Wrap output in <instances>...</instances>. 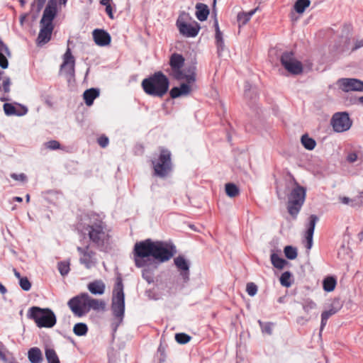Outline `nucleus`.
<instances>
[{
	"label": "nucleus",
	"mask_w": 363,
	"mask_h": 363,
	"mask_svg": "<svg viewBox=\"0 0 363 363\" xmlns=\"http://www.w3.org/2000/svg\"><path fill=\"white\" fill-rule=\"evenodd\" d=\"M99 96V91L96 89L91 88L86 90L83 94V99L86 106H90L93 104L94 101Z\"/></svg>",
	"instance_id": "nucleus-24"
},
{
	"label": "nucleus",
	"mask_w": 363,
	"mask_h": 363,
	"mask_svg": "<svg viewBox=\"0 0 363 363\" xmlns=\"http://www.w3.org/2000/svg\"><path fill=\"white\" fill-rule=\"evenodd\" d=\"M153 244L154 241L150 239H146L135 244L133 255L137 267H144L150 263V257H153Z\"/></svg>",
	"instance_id": "nucleus-5"
},
{
	"label": "nucleus",
	"mask_w": 363,
	"mask_h": 363,
	"mask_svg": "<svg viewBox=\"0 0 363 363\" xmlns=\"http://www.w3.org/2000/svg\"><path fill=\"white\" fill-rule=\"evenodd\" d=\"M28 357L31 363H40L43 360L42 352L38 347H33L28 350Z\"/></svg>",
	"instance_id": "nucleus-26"
},
{
	"label": "nucleus",
	"mask_w": 363,
	"mask_h": 363,
	"mask_svg": "<svg viewBox=\"0 0 363 363\" xmlns=\"http://www.w3.org/2000/svg\"><path fill=\"white\" fill-rule=\"evenodd\" d=\"M106 12L108 14V16L110 17V18H113V9L111 6L107 5V7H106Z\"/></svg>",
	"instance_id": "nucleus-55"
},
{
	"label": "nucleus",
	"mask_w": 363,
	"mask_h": 363,
	"mask_svg": "<svg viewBox=\"0 0 363 363\" xmlns=\"http://www.w3.org/2000/svg\"><path fill=\"white\" fill-rule=\"evenodd\" d=\"M87 287L91 294L101 295L105 291L106 286L101 280H96L90 282Z\"/></svg>",
	"instance_id": "nucleus-23"
},
{
	"label": "nucleus",
	"mask_w": 363,
	"mask_h": 363,
	"mask_svg": "<svg viewBox=\"0 0 363 363\" xmlns=\"http://www.w3.org/2000/svg\"><path fill=\"white\" fill-rule=\"evenodd\" d=\"M185 59L178 53H173L169 57V66L171 67L170 75L175 79L180 81L187 69H182Z\"/></svg>",
	"instance_id": "nucleus-12"
},
{
	"label": "nucleus",
	"mask_w": 363,
	"mask_h": 363,
	"mask_svg": "<svg viewBox=\"0 0 363 363\" xmlns=\"http://www.w3.org/2000/svg\"><path fill=\"white\" fill-rule=\"evenodd\" d=\"M225 192L226 194L230 197H235L239 194L238 187L232 183H228L225 184Z\"/></svg>",
	"instance_id": "nucleus-39"
},
{
	"label": "nucleus",
	"mask_w": 363,
	"mask_h": 363,
	"mask_svg": "<svg viewBox=\"0 0 363 363\" xmlns=\"http://www.w3.org/2000/svg\"><path fill=\"white\" fill-rule=\"evenodd\" d=\"M196 79L195 68L188 69L182 79L185 81V83L181 84L179 87H173L169 91L170 96L176 99L181 96L189 95L192 91V85L195 83Z\"/></svg>",
	"instance_id": "nucleus-9"
},
{
	"label": "nucleus",
	"mask_w": 363,
	"mask_h": 363,
	"mask_svg": "<svg viewBox=\"0 0 363 363\" xmlns=\"http://www.w3.org/2000/svg\"><path fill=\"white\" fill-rule=\"evenodd\" d=\"M111 0H101L100 1L101 4L105 6L106 7H107V5L111 6Z\"/></svg>",
	"instance_id": "nucleus-60"
},
{
	"label": "nucleus",
	"mask_w": 363,
	"mask_h": 363,
	"mask_svg": "<svg viewBox=\"0 0 363 363\" xmlns=\"http://www.w3.org/2000/svg\"><path fill=\"white\" fill-rule=\"evenodd\" d=\"M28 318L33 320L38 328H52L57 323L54 312L48 308L33 306L28 309Z\"/></svg>",
	"instance_id": "nucleus-3"
},
{
	"label": "nucleus",
	"mask_w": 363,
	"mask_h": 363,
	"mask_svg": "<svg viewBox=\"0 0 363 363\" xmlns=\"http://www.w3.org/2000/svg\"><path fill=\"white\" fill-rule=\"evenodd\" d=\"M11 177L16 181H21V182H26L27 179V177L25 174L21 173V174H16L13 173L11 174Z\"/></svg>",
	"instance_id": "nucleus-51"
},
{
	"label": "nucleus",
	"mask_w": 363,
	"mask_h": 363,
	"mask_svg": "<svg viewBox=\"0 0 363 363\" xmlns=\"http://www.w3.org/2000/svg\"><path fill=\"white\" fill-rule=\"evenodd\" d=\"M4 110L7 115H12L16 113L15 107L10 104H5L4 105Z\"/></svg>",
	"instance_id": "nucleus-50"
},
{
	"label": "nucleus",
	"mask_w": 363,
	"mask_h": 363,
	"mask_svg": "<svg viewBox=\"0 0 363 363\" xmlns=\"http://www.w3.org/2000/svg\"><path fill=\"white\" fill-rule=\"evenodd\" d=\"M191 337L186 333H181L175 335V340L179 344H186L191 340Z\"/></svg>",
	"instance_id": "nucleus-42"
},
{
	"label": "nucleus",
	"mask_w": 363,
	"mask_h": 363,
	"mask_svg": "<svg viewBox=\"0 0 363 363\" xmlns=\"http://www.w3.org/2000/svg\"><path fill=\"white\" fill-rule=\"evenodd\" d=\"M280 283L285 287H289L291 285V274L289 272H285L281 274Z\"/></svg>",
	"instance_id": "nucleus-40"
},
{
	"label": "nucleus",
	"mask_w": 363,
	"mask_h": 363,
	"mask_svg": "<svg viewBox=\"0 0 363 363\" xmlns=\"http://www.w3.org/2000/svg\"><path fill=\"white\" fill-rule=\"evenodd\" d=\"M12 357H13L12 353H11L5 345L0 342V360L4 362H9Z\"/></svg>",
	"instance_id": "nucleus-35"
},
{
	"label": "nucleus",
	"mask_w": 363,
	"mask_h": 363,
	"mask_svg": "<svg viewBox=\"0 0 363 363\" xmlns=\"http://www.w3.org/2000/svg\"><path fill=\"white\" fill-rule=\"evenodd\" d=\"M57 10L45 7L43 14V17L40 20V23L52 24V21L57 14Z\"/></svg>",
	"instance_id": "nucleus-28"
},
{
	"label": "nucleus",
	"mask_w": 363,
	"mask_h": 363,
	"mask_svg": "<svg viewBox=\"0 0 363 363\" xmlns=\"http://www.w3.org/2000/svg\"><path fill=\"white\" fill-rule=\"evenodd\" d=\"M362 47H363V39L356 41L353 50H357Z\"/></svg>",
	"instance_id": "nucleus-57"
},
{
	"label": "nucleus",
	"mask_w": 363,
	"mask_h": 363,
	"mask_svg": "<svg viewBox=\"0 0 363 363\" xmlns=\"http://www.w3.org/2000/svg\"><path fill=\"white\" fill-rule=\"evenodd\" d=\"M331 125L335 132L342 133L350 128L352 121L347 113H336L331 119Z\"/></svg>",
	"instance_id": "nucleus-14"
},
{
	"label": "nucleus",
	"mask_w": 363,
	"mask_h": 363,
	"mask_svg": "<svg viewBox=\"0 0 363 363\" xmlns=\"http://www.w3.org/2000/svg\"><path fill=\"white\" fill-rule=\"evenodd\" d=\"M262 330L264 332L268 333V334H272V323H266L263 328H262Z\"/></svg>",
	"instance_id": "nucleus-54"
},
{
	"label": "nucleus",
	"mask_w": 363,
	"mask_h": 363,
	"mask_svg": "<svg viewBox=\"0 0 363 363\" xmlns=\"http://www.w3.org/2000/svg\"><path fill=\"white\" fill-rule=\"evenodd\" d=\"M318 218L315 215H311L309 217V223L306 232V240L307 242L306 248L310 250L313 244V235L315 227V224Z\"/></svg>",
	"instance_id": "nucleus-22"
},
{
	"label": "nucleus",
	"mask_w": 363,
	"mask_h": 363,
	"mask_svg": "<svg viewBox=\"0 0 363 363\" xmlns=\"http://www.w3.org/2000/svg\"><path fill=\"white\" fill-rule=\"evenodd\" d=\"M281 63L291 74L297 75L303 72L302 63L294 57L293 52H284L281 57Z\"/></svg>",
	"instance_id": "nucleus-13"
},
{
	"label": "nucleus",
	"mask_w": 363,
	"mask_h": 363,
	"mask_svg": "<svg viewBox=\"0 0 363 363\" xmlns=\"http://www.w3.org/2000/svg\"><path fill=\"white\" fill-rule=\"evenodd\" d=\"M341 308L342 304L339 299H334L332 301L330 306V308L323 311L321 314L320 331H322L326 325L328 318L337 313L341 309Z\"/></svg>",
	"instance_id": "nucleus-18"
},
{
	"label": "nucleus",
	"mask_w": 363,
	"mask_h": 363,
	"mask_svg": "<svg viewBox=\"0 0 363 363\" xmlns=\"http://www.w3.org/2000/svg\"><path fill=\"white\" fill-rule=\"evenodd\" d=\"M59 0H48V3L46 6L48 9L57 10V3Z\"/></svg>",
	"instance_id": "nucleus-52"
},
{
	"label": "nucleus",
	"mask_w": 363,
	"mask_h": 363,
	"mask_svg": "<svg viewBox=\"0 0 363 363\" xmlns=\"http://www.w3.org/2000/svg\"><path fill=\"white\" fill-rule=\"evenodd\" d=\"M13 273L16 277L18 278L19 280L21 279V278H22L21 274L16 269H13Z\"/></svg>",
	"instance_id": "nucleus-61"
},
{
	"label": "nucleus",
	"mask_w": 363,
	"mask_h": 363,
	"mask_svg": "<svg viewBox=\"0 0 363 363\" xmlns=\"http://www.w3.org/2000/svg\"><path fill=\"white\" fill-rule=\"evenodd\" d=\"M293 181L294 188L291 190L288 196L287 210L289 213L294 218H296L297 215L304 203L306 189L301 186L294 178H293Z\"/></svg>",
	"instance_id": "nucleus-4"
},
{
	"label": "nucleus",
	"mask_w": 363,
	"mask_h": 363,
	"mask_svg": "<svg viewBox=\"0 0 363 363\" xmlns=\"http://www.w3.org/2000/svg\"><path fill=\"white\" fill-rule=\"evenodd\" d=\"M357 160V155L356 153H351L347 157V160L350 162H354Z\"/></svg>",
	"instance_id": "nucleus-56"
},
{
	"label": "nucleus",
	"mask_w": 363,
	"mask_h": 363,
	"mask_svg": "<svg viewBox=\"0 0 363 363\" xmlns=\"http://www.w3.org/2000/svg\"><path fill=\"white\" fill-rule=\"evenodd\" d=\"M147 272V270H144L143 272V277L144 279H145L149 283L152 281V278L149 277L148 275H146V273Z\"/></svg>",
	"instance_id": "nucleus-59"
},
{
	"label": "nucleus",
	"mask_w": 363,
	"mask_h": 363,
	"mask_svg": "<svg viewBox=\"0 0 363 363\" xmlns=\"http://www.w3.org/2000/svg\"><path fill=\"white\" fill-rule=\"evenodd\" d=\"M141 86L147 94L162 97L168 91L169 80L163 72L158 71L144 79Z\"/></svg>",
	"instance_id": "nucleus-2"
},
{
	"label": "nucleus",
	"mask_w": 363,
	"mask_h": 363,
	"mask_svg": "<svg viewBox=\"0 0 363 363\" xmlns=\"http://www.w3.org/2000/svg\"><path fill=\"white\" fill-rule=\"evenodd\" d=\"M301 141L303 146L308 150H313L316 145L315 140L310 138L307 134H305L301 137Z\"/></svg>",
	"instance_id": "nucleus-33"
},
{
	"label": "nucleus",
	"mask_w": 363,
	"mask_h": 363,
	"mask_svg": "<svg viewBox=\"0 0 363 363\" xmlns=\"http://www.w3.org/2000/svg\"><path fill=\"white\" fill-rule=\"evenodd\" d=\"M285 256L289 259H294L297 257V250L295 247L288 245L284 250Z\"/></svg>",
	"instance_id": "nucleus-41"
},
{
	"label": "nucleus",
	"mask_w": 363,
	"mask_h": 363,
	"mask_svg": "<svg viewBox=\"0 0 363 363\" xmlns=\"http://www.w3.org/2000/svg\"><path fill=\"white\" fill-rule=\"evenodd\" d=\"M106 302L104 300L93 298L90 296L89 311L92 309L96 311H103L106 308Z\"/></svg>",
	"instance_id": "nucleus-30"
},
{
	"label": "nucleus",
	"mask_w": 363,
	"mask_h": 363,
	"mask_svg": "<svg viewBox=\"0 0 363 363\" xmlns=\"http://www.w3.org/2000/svg\"><path fill=\"white\" fill-rule=\"evenodd\" d=\"M256 9L252 10L249 12H241L238 14V21L239 26H244L248 23L252 16L255 14Z\"/></svg>",
	"instance_id": "nucleus-31"
},
{
	"label": "nucleus",
	"mask_w": 363,
	"mask_h": 363,
	"mask_svg": "<svg viewBox=\"0 0 363 363\" xmlns=\"http://www.w3.org/2000/svg\"><path fill=\"white\" fill-rule=\"evenodd\" d=\"M271 261L273 266L277 269H281L284 267L286 262L285 259L279 257L277 254L272 253L271 255Z\"/></svg>",
	"instance_id": "nucleus-36"
},
{
	"label": "nucleus",
	"mask_w": 363,
	"mask_h": 363,
	"mask_svg": "<svg viewBox=\"0 0 363 363\" xmlns=\"http://www.w3.org/2000/svg\"><path fill=\"white\" fill-rule=\"evenodd\" d=\"M27 17V14H24V15H22L21 17H20V23L21 25H23V21H25L26 18Z\"/></svg>",
	"instance_id": "nucleus-62"
},
{
	"label": "nucleus",
	"mask_w": 363,
	"mask_h": 363,
	"mask_svg": "<svg viewBox=\"0 0 363 363\" xmlns=\"http://www.w3.org/2000/svg\"><path fill=\"white\" fill-rule=\"evenodd\" d=\"M14 200H15V201H18V202H21L23 199H22V198H21V197L16 196V197L14 198Z\"/></svg>",
	"instance_id": "nucleus-64"
},
{
	"label": "nucleus",
	"mask_w": 363,
	"mask_h": 363,
	"mask_svg": "<svg viewBox=\"0 0 363 363\" xmlns=\"http://www.w3.org/2000/svg\"><path fill=\"white\" fill-rule=\"evenodd\" d=\"M19 284L21 288L24 291H29L31 288V283L27 277L21 278Z\"/></svg>",
	"instance_id": "nucleus-45"
},
{
	"label": "nucleus",
	"mask_w": 363,
	"mask_h": 363,
	"mask_svg": "<svg viewBox=\"0 0 363 363\" xmlns=\"http://www.w3.org/2000/svg\"><path fill=\"white\" fill-rule=\"evenodd\" d=\"M316 308V303L312 300H306L303 304V308L305 312L309 313Z\"/></svg>",
	"instance_id": "nucleus-44"
},
{
	"label": "nucleus",
	"mask_w": 363,
	"mask_h": 363,
	"mask_svg": "<svg viewBox=\"0 0 363 363\" xmlns=\"http://www.w3.org/2000/svg\"><path fill=\"white\" fill-rule=\"evenodd\" d=\"M340 200L344 204H348L350 201V199L346 196L340 197Z\"/></svg>",
	"instance_id": "nucleus-58"
},
{
	"label": "nucleus",
	"mask_w": 363,
	"mask_h": 363,
	"mask_svg": "<svg viewBox=\"0 0 363 363\" xmlns=\"http://www.w3.org/2000/svg\"><path fill=\"white\" fill-rule=\"evenodd\" d=\"M77 250L81 255L79 262L84 265L86 269H91L95 266L96 264V253L93 250H89V245L85 247H77Z\"/></svg>",
	"instance_id": "nucleus-16"
},
{
	"label": "nucleus",
	"mask_w": 363,
	"mask_h": 363,
	"mask_svg": "<svg viewBox=\"0 0 363 363\" xmlns=\"http://www.w3.org/2000/svg\"><path fill=\"white\" fill-rule=\"evenodd\" d=\"M53 28L52 24L40 23V30L37 38L38 45H42L50 41Z\"/></svg>",
	"instance_id": "nucleus-19"
},
{
	"label": "nucleus",
	"mask_w": 363,
	"mask_h": 363,
	"mask_svg": "<svg viewBox=\"0 0 363 363\" xmlns=\"http://www.w3.org/2000/svg\"><path fill=\"white\" fill-rule=\"evenodd\" d=\"M339 88L345 92L363 91V82L353 78H342L337 81Z\"/></svg>",
	"instance_id": "nucleus-15"
},
{
	"label": "nucleus",
	"mask_w": 363,
	"mask_h": 363,
	"mask_svg": "<svg viewBox=\"0 0 363 363\" xmlns=\"http://www.w3.org/2000/svg\"><path fill=\"white\" fill-rule=\"evenodd\" d=\"M310 4V0H297L294 4V9L297 13H302Z\"/></svg>",
	"instance_id": "nucleus-37"
},
{
	"label": "nucleus",
	"mask_w": 363,
	"mask_h": 363,
	"mask_svg": "<svg viewBox=\"0 0 363 363\" xmlns=\"http://www.w3.org/2000/svg\"><path fill=\"white\" fill-rule=\"evenodd\" d=\"M196 16L200 21H206L209 14L208 7L203 4L199 3L196 5Z\"/></svg>",
	"instance_id": "nucleus-25"
},
{
	"label": "nucleus",
	"mask_w": 363,
	"mask_h": 363,
	"mask_svg": "<svg viewBox=\"0 0 363 363\" xmlns=\"http://www.w3.org/2000/svg\"><path fill=\"white\" fill-rule=\"evenodd\" d=\"M79 231L87 235L94 246L100 250L108 244L111 237L106 223L95 214L90 216L87 222L79 225Z\"/></svg>",
	"instance_id": "nucleus-1"
},
{
	"label": "nucleus",
	"mask_w": 363,
	"mask_h": 363,
	"mask_svg": "<svg viewBox=\"0 0 363 363\" xmlns=\"http://www.w3.org/2000/svg\"><path fill=\"white\" fill-rule=\"evenodd\" d=\"M10 79L9 78H6L4 80L3 82V89H4V91L6 93L9 92L10 91Z\"/></svg>",
	"instance_id": "nucleus-53"
},
{
	"label": "nucleus",
	"mask_w": 363,
	"mask_h": 363,
	"mask_svg": "<svg viewBox=\"0 0 363 363\" xmlns=\"http://www.w3.org/2000/svg\"><path fill=\"white\" fill-rule=\"evenodd\" d=\"M97 142L101 147H106L108 145L109 140L108 137L102 135L98 138Z\"/></svg>",
	"instance_id": "nucleus-49"
},
{
	"label": "nucleus",
	"mask_w": 363,
	"mask_h": 363,
	"mask_svg": "<svg viewBox=\"0 0 363 363\" xmlns=\"http://www.w3.org/2000/svg\"><path fill=\"white\" fill-rule=\"evenodd\" d=\"M214 27H215V30H216V36H215L216 43L218 50V51L223 50V47H224V40L223 38V33L220 30L218 22L217 20H216L214 22Z\"/></svg>",
	"instance_id": "nucleus-29"
},
{
	"label": "nucleus",
	"mask_w": 363,
	"mask_h": 363,
	"mask_svg": "<svg viewBox=\"0 0 363 363\" xmlns=\"http://www.w3.org/2000/svg\"><path fill=\"white\" fill-rule=\"evenodd\" d=\"M179 33L186 38H195L199 33L201 26L196 21H192L189 13L182 12L176 22Z\"/></svg>",
	"instance_id": "nucleus-6"
},
{
	"label": "nucleus",
	"mask_w": 363,
	"mask_h": 363,
	"mask_svg": "<svg viewBox=\"0 0 363 363\" xmlns=\"http://www.w3.org/2000/svg\"><path fill=\"white\" fill-rule=\"evenodd\" d=\"M111 309L113 315L121 322L125 312V295L121 278L117 279L113 291Z\"/></svg>",
	"instance_id": "nucleus-8"
},
{
	"label": "nucleus",
	"mask_w": 363,
	"mask_h": 363,
	"mask_svg": "<svg viewBox=\"0 0 363 363\" xmlns=\"http://www.w3.org/2000/svg\"><path fill=\"white\" fill-rule=\"evenodd\" d=\"M176 253L175 247L162 241H154L153 258L160 262L169 261Z\"/></svg>",
	"instance_id": "nucleus-11"
},
{
	"label": "nucleus",
	"mask_w": 363,
	"mask_h": 363,
	"mask_svg": "<svg viewBox=\"0 0 363 363\" xmlns=\"http://www.w3.org/2000/svg\"><path fill=\"white\" fill-rule=\"evenodd\" d=\"M9 363H18L14 357H12L11 361Z\"/></svg>",
	"instance_id": "nucleus-63"
},
{
	"label": "nucleus",
	"mask_w": 363,
	"mask_h": 363,
	"mask_svg": "<svg viewBox=\"0 0 363 363\" xmlns=\"http://www.w3.org/2000/svg\"><path fill=\"white\" fill-rule=\"evenodd\" d=\"M95 43L99 46H106L111 43V38L109 33L102 29H95L93 33Z\"/></svg>",
	"instance_id": "nucleus-20"
},
{
	"label": "nucleus",
	"mask_w": 363,
	"mask_h": 363,
	"mask_svg": "<svg viewBox=\"0 0 363 363\" xmlns=\"http://www.w3.org/2000/svg\"><path fill=\"white\" fill-rule=\"evenodd\" d=\"M73 332L77 336L85 335L88 332L87 325L83 323H77L73 328Z\"/></svg>",
	"instance_id": "nucleus-38"
},
{
	"label": "nucleus",
	"mask_w": 363,
	"mask_h": 363,
	"mask_svg": "<svg viewBox=\"0 0 363 363\" xmlns=\"http://www.w3.org/2000/svg\"><path fill=\"white\" fill-rule=\"evenodd\" d=\"M45 354L48 363H60L59 357L54 349L46 348Z\"/></svg>",
	"instance_id": "nucleus-34"
},
{
	"label": "nucleus",
	"mask_w": 363,
	"mask_h": 363,
	"mask_svg": "<svg viewBox=\"0 0 363 363\" xmlns=\"http://www.w3.org/2000/svg\"><path fill=\"white\" fill-rule=\"evenodd\" d=\"M74 66L75 60L69 48H67L65 53L63 55V62L60 66V70L66 75L73 77L74 76Z\"/></svg>",
	"instance_id": "nucleus-17"
},
{
	"label": "nucleus",
	"mask_w": 363,
	"mask_h": 363,
	"mask_svg": "<svg viewBox=\"0 0 363 363\" xmlns=\"http://www.w3.org/2000/svg\"><path fill=\"white\" fill-rule=\"evenodd\" d=\"M246 291L250 296H253L257 294V286L252 282L248 283L246 286Z\"/></svg>",
	"instance_id": "nucleus-46"
},
{
	"label": "nucleus",
	"mask_w": 363,
	"mask_h": 363,
	"mask_svg": "<svg viewBox=\"0 0 363 363\" xmlns=\"http://www.w3.org/2000/svg\"><path fill=\"white\" fill-rule=\"evenodd\" d=\"M46 0H34L31 4L32 8L36 7V10L39 12L43 7Z\"/></svg>",
	"instance_id": "nucleus-48"
},
{
	"label": "nucleus",
	"mask_w": 363,
	"mask_h": 363,
	"mask_svg": "<svg viewBox=\"0 0 363 363\" xmlns=\"http://www.w3.org/2000/svg\"><path fill=\"white\" fill-rule=\"evenodd\" d=\"M152 164L156 176L165 177L172 169L170 151L161 147L158 157L152 160Z\"/></svg>",
	"instance_id": "nucleus-7"
},
{
	"label": "nucleus",
	"mask_w": 363,
	"mask_h": 363,
	"mask_svg": "<svg viewBox=\"0 0 363 363\" xmlns=\"http://www.w3.org/2000/svg\"><path fill=\"white\" fill-rule=\"evenodd\" d=\"M45 147L50 150H58L60 148V144L57 140H50L45 143Z\"/></svg>",
	"instance_id": "nucleus-47"
},
{
	"label": "nucleus",
	"mask_w": 363,
	"mask_h": 363,
	"mask_svg": "<svg viewBox=\"0 0 363 363\" xmlns=\"http://www.w3.org/2000/svg\"><path fill=\"white\" fill-rule=\"evenodd\" d=\"M5 54L9 55V50L8 47L0 39V67L2 69L7 68L9 65V62L5 56Z\"/></svg>",
	"instance_id": "nucleus-27"
},
{
	"label": "nucleus",
	"mask_w": 363,
	"mask_h": 363,
	"mask_svg": "<svg viewBox=\"0 0 363 363\" xmlns=\"http://www.w3.org/2000/svg\"><path fill=\"white\" fill-rule=\"evenodd\" d=\"M90 296L86 293H82L71 298L67 304L74 315L82 317L89 311Z\"/></svg>",
	"instance_id": "nucleus-10"
},
{
	"label": "nucleus",
	"mask_w": 363,
	"mask_h": 363,
	"mask_svg": "<svg viewBox=\"0 0 363 363\" xmlns=\"http://www.w3.org/2000/svg\"><path fill=\"white\" fill-rule=\"evenodd\" d=\"M174 264L180 272V275L184 281L189 280V266L187 261L183 256H178L174 260Z\"/></svg>",
	"instance_id": "nucleus-21"
},
{
	"label": "nucleus",
	"mask_w": 363,
	"mask_h": 363,
	"mask_svg": "<svg viewBox=\"0 0 363 363\" xmlns=\"http://www.w3.org/2000/svg\"><path fill=\"white\" fill-rule=\"evenodd\" d=\"M337 284L336 279L333 277H326L323 282V287L325 291H333Z\"/></svg>",
	"instance_id": "nucleus-32"
},
{
	"label": "nucleus",
	"mask_w": 363,
	"mask_h": 363,
	"mask_svg": "<svg viewBox=\"0 0 363 363\" xmlns=\"http://www.w3.org/2000/svg\"><path fill=\"white\" fill-rule=\"evenodd\" d=\"M69 265V262H60L58 263V270L62 276H65L69 273L70 270Z\"/></svg>",
	"instance_id": "nucleus-43"
}]
</instances>
